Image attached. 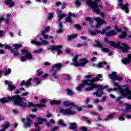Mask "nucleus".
<instances>
[{"mask_svg": "<svg viewBox=\"0 0 131 131\" xmlns=\"http://www.w3.org/2000/svg\"><path fill=\"white\" fill-rule=\"evenodd\" d=\"M87 85L89 87L85 89V91H92L93 89H98L97 92L93 93V95H96L97 97H102V95H103V86L101 85L98 86L94 83H82L79 86L76 88V90L78 92H80L81 89H83V88H85V86H86Z\"/></svg>", "mask_w": 131, "mask_h": 131, "instance_id": "obj_2", "label": "nucleus"}, {"mask_svg": "<svg viewBox=\"0 0 131 131\" xmlns=\"http://www.w3.org/2000/svg\"><path fill=\"white\" fill-rule=\"evenodd\" d=\"M108 76L111 79H112L113 81H116V80H118V81H121L123 79V77L118 76L117 72H113L112 74H109Z\"/></svg>", "mask_w": 131, "mask_h": 131, "instance_id": "obj_12", "label": "nucleus"}, {"mask_svg": "<svg viewBox=\"0 0 131 131\" xmlns=\"http://www.w3.org/2000/svg\"><path fill=\"white\" fill-rule=\"evenodd\" d=\"M42 51H43L42 48H40V49H38V50L34 51V53L35 54H40V53H41L42 52Z\"/></svg>", "mask_w": 131, "mask_h": 131, "instance_id": "obj_42", "label": "nucleus"}, {"mask_svg": "<svg viewBox=\"0 0 131 131\" xmlns=\"http://www.w3.org/2000/svg\"><path fill=\"white\" fill-rule=\"evenodd\" d=\"M39 40L41 41L40 42H37L36 40H32L31 43L33 45H36V46H48L50 45L49 41H48L46 39H43L42 38L40 37L39 38Z\"/></svg>", "mask_w": 131, "mask_h": 131, "instance_id": "obj_14", "label": "nucleus"}, {"mask_svg": "<svg viewBox=\"0 0 131 131\" xmlns=\"http://www.w3.org/2000/svg\"><path fill=\"white\" fill-rule=\"evenodd\" d=\"M63 48V46L60 45L58 46H51L49 48V50L50 51H57V55H60V54H62V51L60 49H62Z\"/></svg>", "mask_w": 131, "mask_h": 131, "instance_id": "obj_16", "label": "nucleus"}, {"mask_svg": "<svg viewBox=\"0 0 131 131\" xmlns=\"http://www.w3.org/2000/svg\"><path fill=\"white\" fill-rule=\"evenodd\" d=\"M10 52H11L12 54L13 55L14 57H17V56H19V52L18 51L13 50L12 49L10 50Z\"/></svg>", "mask_w": 131, "mask_h": 131, "instance_id": "obj_30", "label": "nucleus"}, {"mask_svg": "<svg viewBox=\"0 0 131 131\" xmlns=\"http://www.w3.org/2000/svg\"><path fill=\"white\" fill-rule=\"evenodd\" d=\"M58 27H59V28H62V27H63V24L62 23V22L59 23V24H58Z\"/></svg>", "mask_w": 131, "mask_h": 131, "instance_id": "obj_58", "label": "nucleus"}, {"mask_svg": "<svg viewBox=\"0 0 131 131\" xmlns=\"http://www.w3.org/2000/svg\"><path fill=\"white\" fill-rule=\"evenodd\" d=\"M130 61L131 54L128 55L127 58L122 59V62L123 64H124V65H127V64H129V63H130Z\"/></svg>", "mask_w": 131, "mask_h": 131, "instance_id": "obj_21", "label": "nucleus"}, {"mask_svg": "<svg viewBox=\"0 0 131 131\" xmlns=\"http://www.w3.org/2000/svg\"><path fill=\"white\" fill-rule=\"evenodd\" d=\"M114 117V114L108 115L105 118V120H109L110 119H112Z\"/></svg>", "mask_w": 131, "mask_h": 131, "instance_id": "obj_39", "label": "nucleus"}, {"mask_svg": "<svg viewBox=\"0 0 131 131\" xmlns=\"http://www.w3.org/2000/svg\"><path fill=\"white\" fill-rule=\"evenodd\" d=\"M66 22L68 23H70V25L72 24V19H71V17L68 16L67 17L65 18Z\"/></svg>", "mask_w": 131, "mask_h": 131, "instance_id": "obj_32", "label": "nucleus"}, {"mask_svg": "<svg viewBox=\"0 0 131 131\" xmlns=\"http://www.w3.org/2000/svg\"><path fill=\"white\" fill-rule=\"evenodd\" d=\"M116 34V32L114 30H111L110 32H107L106 33V36H113V35H115Z\"/></svg>", "mask_w": 131, "mask_h": 131, "instance_id": "obj_26", "label": "nucleus"}, {"mask_svg": "<svg viewBox=\"0 0 131 131\" xmlns=\"http://www.w3.org/2000/svg\"><path fill=\"white\" fill-rule=\"evenodd\" d=\"M44 65H45V66H50V65H51V63H50V62H45Z\"/></svg>", "mask_w": 131, "mask_h": 131, "instance_id": "obj_60", "label": "nucleus"}, {"mask_svg": "<svg viewBox=\"0 0 131 131\" xmlns=\"http://www.w3.org/2000/svg\"><path fill=\"white\" fill-rule=\"evenodd\" d=\"M67 93L68 96H73V95H74V93L70 89L67 90Z\"/></svg>", "mask_w": 131, "mask_h": 131, "instance_id": "obj_40", "label": "nucleus"}, {"mask_svg": "<svg viewBox=\"0 0 131 131\" xmlns=\"http://www.w3.org/2000/svg\"><path fill=\"white\" fill-rule=\"evenodd\" d=\"M53 17H54V14L53 13H50L47 18L48 20H51V19H53Z\"/></svg>", "mask_w": 131, "mask_h": 131, "instance_id": "obj_47", "label": "nucleus"}, {"mask_svg": "<svg viewBox=\"0 0 131 131\" xmlns=\"http://www.w3.org/2000/svg\"><path fill=\"white\" fill-rule=\"evenodd\" d=\"M73 108H74L75 109H77L78 111H81L82 110V107H79L77 105L75 106V104H74V106H73Z\"/></svg>", "mask_w": 131, "mask_h": 131, "instance_id": "obj_44", "label": "nucleus"}, {"mask_svg": "<svg viewBox=\"0 0 131 131\" xmlns=\"http://www.w3.org/2000/svg\"><path fill=\"white\" fill-rule=\"evenodd\" d=\"M12 100H15L14 102V105H18L24 108L26 107H38V108H43V107H46L45 103H47L46 99L41 100L40 103L38 104H35L31 102L25 103L22 101H25L26 99L24 97L21 98L19 95L13 96L11 97H8L6 98H1L0 102H1V103H8V102H10V101H12Z\"/></svg>", "mask_w": 131, "mask_h": 131, "instance_id": "obj_1", "label": "nucleus"}, {"mask_svg": "<svg viewBox=\"0 0 131 131\" xmlns=\"http://www.w3.org/2000/svg\"><path fill=\"white\" fill-rule=\"evenodd\" d=\"M95 44H94V47H97L98 48H100L101 49L102 52L103 53H108L109 52V49L108 48H104L105 45L103 43L100 42L99 41L95 40Z\"/></svg>", "mask_w": 131, "mask_h": 131, "instance_id": "obj_13", "label": "nucleus"}, {"mask_svg": "<svg viewBox=\"0 0 131 131\" xmlns=\"http://www.w3.org/2000/svg\"><path fill=\"white\" fill-rule=\"evenodd\" d=\"M63 32V30L62 29H59L57 31V33H62Z\"/></svg>", "mask_w": 131, "mask_h": 131, "instance_id": "obj_57", "label": "nucleus"}, {"mask_svg": "<svg viewBox=\"0 0 131 131\" xmlns=\"http://www.w3.org/2000/svg\"><path fill=\"white\" fill-rule=\"evenodd\" d=\"M66 79L67 80V81H71V77L68 75H66Z\"/></svg>", "mask_w": 131, "mask_h": 131, "instance_id": "obj_46", "label": "nucleus"}, {"mask_svg": "<svg viewBox=\"0 0 131 131\" xmlns=\"http://www.w3.org/2000/svg\"><path fill=\"white\" fill-rule=\"evenodd\" d=\"M50 26H47L45 28V29L41 32V35H42L44 39H52L53 38V36L46 34V33H48V32L50 31Z\"/></svg>", "mask_w": 131, "mask_h": 131, "instance_id": "obj_15", "label": "nucleus"}, {"mask_svg": "<svg viewBox=\"0 0 131 131\" xmlns=\"http://www.w3.org/2000/svg\"><path fill=\"white\" fill-rule=\"evenodd\" d=\"M59 123L60 124V125H61V126H66V124L64 123L62 120H59Z\"/></svg>", "mask_w": 131, "mask_h": 131, "instance_id": "obj_43", "label": "nucleus"}, {"mask_svg": "<svg viewBox=\"0 0 131 131\" xmlns=\"http://www.w3.org/2000/svg\"><path fill=\"white\" fill-rule=\"evenodd\" d=\"M114 83L115 86H116L114 90H120V93H121V96H126L127 98L128 99V100L131 99V91L128 85L120 86L117 82H115Z\"/></svg>", "mask_w": 131, "mask_h": 131, "instance_id": "obj_3", "label": "nucleus"}, {"mask_svg": "<svg viewBox=\"0 0 131 131\" xmlns=\"http://www.w3.org/2000/svg\"><path fill=\"white\" fill-rule=\"evenodd\" d=\"M82 2L85 1L88 6H89L91 8L92 11L95 12L96 14H100V8L98 4L95 3V2L92 0H81Z\"/></svg>", "mask_w": 131, "mask_h": 131, "instance_id": "obj_8", "label": "nucleus"}, {"mask_svg": "<svg viewBox=\"0 0 131 131\" xmlns=\"http://www.w3.org/2000/svg\"><path fill=\"white\" fill-rule=\"evenodd\" d=\"M66 3H64L62 4V5L61 6V9H65L66 8Z\"/></svg>", "mask_w": 131, "mask_h": 131, "instance_id": "obj_52", "label": "nucleus"}, {"mask_svg": "<svg viewBox=\"0 0 131 131\" xmlns=\"http://www.w3.org/2000/svg\"><path fill=\"white\" fill-rule=\"evenodd\" d=\"M36 73H37V76H40V75H41L42 73H43V72H42V71H41L40 69H39L36 71Z\"/></svg>", "mask_w": 131, "mask_h": 131, "instance_id": "obj_41", "label": "nucleus"}, {"mask_svg": "<svg viewBox=\"0 0 131 131\" xmlns=\"http://www.w3.org/2000/svg\"><path fill=\"white\" fill-rule=\"evenodd\" d=\"M93 74L92 73H88L87 75H85L84 78L86 80H84L83 82H96L98 81V79L96 77H93ZM92 78V79H91Z\"/></svg>", "mask_w": 131, "mask_h": 131, "instance_id": "obj_11", "label": "nucleus"}, {"mask_svg": "<svg viewBox=\"0 0 131 131\" xmlns=\"http://www.w3.org/2000/svg\"><path fill=\"white\" fill-rule=\"evenodd\" d=\"M88 32H89V33H90V34L91 35H97V34H98V33H100V32H101V31H99V30H96L95 32H93L91 31V30H88Z\"/></svg>", "mask_w": 131, "mask_h": 131, "instance_id": "obj_29", "label": "nucleus"}, {"mask_svg": "<svg viewBox=\"0 0 131 131\" xmlns=\"http://www.w3.org/2000/svg\"><path fill=\"white\" fill-rule=\"evenodd\" d=\"M119 6L121 10L125 11V13L128 14L129 12V10H128V7H129V4H128V3L123 4L121 2L119 3Z\"/></svg>", "mask_w": 131, "mask_h": 131, "instance_id": "obj_18", "label": "nucleus"}, {"mask_svg": "<svg viewBox=\"0 0 131 131\" xmlns=\"http://www.w3.org/2000/svg\"><path fill=\"white\" fill-rule=\"evenodd\" d=\"M115 30L118 31V32H121V31H122V30L121 29L118 28V27H117V25L115 26Z\"/></svg>", "mask_w": 131, "mask_h": 131, "instance_id": "obj_49", "label": "nucleus"}, {"mask_svg": "<svg viewBox=\"0 0 131 131\" xmlns=\"http://www.w3.org/2000/svg\"><path fill=\"white\" fill-rule=\"evenodd\" d=\"M74 27L77 29V30H80L81 29V27L78 24H76L74 25Z\"/></svg>", "mask_w": 131, "mask_h": 131, "instance_id": "obj_45", "label": "nucleus"}, {"mask_svg": "<svg viewBox=\"0 0 131 131\" xmlns=\"http://www.w3.org/2000/svg\"><path fill=\"white\" fill-rule=\"evenodd\" d=\"M13 47H14L15 50H18L19 48H22V45L14 44Z\"/></svg>", "mask_w": 131, "mask_h": 131, "instance_id": "obj_37", "label": "nucleus"}, {"mask_svg": "<svg viewBox=\"0 0 131 131\" xmlns=\"http://www.w3.org/2000/svg\"><path fill=\"white\" fill-rule=\"evenodd\" d=\"M48 75H49L48 74H45L44 75H42V77L43 78H47V77H48Z\"/></svg>", "mask_w": 131, "mask_h": 131, "instance_id": "obj_59", "label": "nucleus"}, {"mask_svg": "<svg viewBox=\"0 0 131 131\" xmlns=\"http://www.w3.org/2000/svg\"><path fill=\"white\" fill-rule=\"evenodd\" d=\"M66 52H67V54H70V53H71V50H70L69 49H67L66 50Z\"/></svg>", "mask_w": 131, "mask_h": 131, "instance_id": "obj_55", "label": "nucleus"}, {"mask_svg": "<svg viewBox=\"0 0 131 131\" xmlns=\"http://www.w3.org/2000/svg\"><path fill=\"white\" fill-rule=\"evenodd\" d=\"M36 120L38 121V122H36L34 123V126L37 127V128L36 129L37 131H39V124H42L43 122H45L46 121V119L45 118H41V117H37L36 118Z\"/></svg>", "mask_w": 131, "mask_h": 131, "instance_id": "obj_17", "label": "nucleus"}, {"mask_svg": "<svg viewBox=\"0 0 131 131\" xmlns=\"http://www.w3.org/2000/svg\"><path fill=\"white\" fill-rule=\"evenodd\" d=\"M3 46H0L1 48H3L4 47L5 49H8V50H10V51H11V50L12 49V48H11V47L7 45V44H4V45H2Z\"/></svg>", "mask_w": 131, "mask_h": 131, "instance_id": "obj_38", "label": "nucleus"}, {"mask_svg": "<svg viewBox=\"0 0 131 131\" xmlns=\"http://www.w3.org/2000/svg\"><path fill=\"white\" fill-rule=\"evenodd\" d=\"M119 120L122 121V120H124V117L123 116H121L120 118H119Z\"/></svg>", "mask_w": 131, "mask_h": 131, "instance_id": "obj_62", "label": "nucleus"}, {"mask_svg": "<svg viewBox=\"0 0 131 131\" xmlns=\"http://www.w3.org/2000/svg\"><path fill=\"white\" fill-rule=\"evenodd\" d=\"M124 31L122 32V34L120 35V38L123 39V38H125V36H126V32L128 31V28L126 27H123Z\"/></svg>", "mask_w": 131, "mask_h": 131, "instance_id": "obj_22", "label": "nucleus"}, {"mask_svg": "<svg viewBox=\"0 0 131 131\" xmlns=\"http://www.w3.org/2000/svg\"><path fill=\"white\" fill-rule=\"evenodd\" d=\"M29 117L31 118H35V117H36L35 116V115H31V114H30L29 115Z\"/></svg>", "mask_w": 131, "mask_h": 131, "instance_id": "obj_61", "label": "nucleus"}, {"mask_svg": "<svg viewBox=\"0 0 131 131\" xmlns=\"http://www.w3.org/2000/svg\"><path fill=\"white\" fill-rule=\"evenodd\" d=\"M10 126V123H6L2 125V129L0 130V131H5L8 127Z\"/></svg>", "mask_w": 131, "mask_h": 131, "instance_id": "obj_27", "label": "nucleus"}, {"mask_svg": "<svg viewBox=\"0 0 131 131\" xmlns=\"http://www.w3.org/2000/svg\"><path fill=\"white\" fill-rule=\"evenodd\" d=\"M75 5H76V7H79L80 6V1L79 0H76Z\"/></svg>", "mask_w": 131, "mask_h": 131, "instance_id": "obj_48", "label": "nucleus"}, {"mask_svg": "<svg viewBox=\"0 0 131 131\" xmlns=\"http://www.w3.org/2000/svg\"><path fill=\"white\" fill-rule=\"evenodd\" d=\"M60 103H61V101H60L59 100H53L50 102V104H55V105H59V104H60Z\"/></svg>", "mask_w": 131, "mask_h": 131, "instance_id": "obj_36", "label": "nucleus"}, {"mask_svg": "<svg viewBox=\"0 0 131 131\" xmlns=\"http://www.w3.org/2000/svg\"><path fill=\"white\" fill-rule=\"evenodd\" d=\"M86 21H89V24L90 25L92 26V25L93 23H94V20L97 22V24L95 26L96 28H100V26H102L104 23H105V21L104 19H102L101 17H93V18H91L90 17H86L85 19Z\"/></svg>", "mask_w": 131, "mask_h": 131, "instance_id": "obj_6", "label": "nucleus"}, {"mask_svg": "<svg viewBox=\"0 0 131 131\" xmlns=\"http://www.w3.org/2000/svg\"><path fill=\"white\" fill-rule=\"evenodd\" d=\"M56 12L57 13V17H58V19L57 21H60L63 19V18H64V17L66 16V14L64 13H62V10H59V9H56Z\"/></svg>", "mask_w": 131, "mask_h": 131, "instance_id": "obj_19", "label": "nucleus"}, {"mask_svg": "<svg viewBox=\"0 0 131 131\" xmlns=\"http://www.w3.org/2000/svg\"><path fill=\"white\" fill-rule=\"evenodd\" d=\"M59 128V126H55L52 129V131H55L57 130Z\"/></svg>", "mask_w": 131, "mask_h": 131, "instance_id": "obj_56", "label": "nucleus"}, {"mask_svg": "<svg viewBox=\"0 0 131 131\" xmlns=\"http://www.w3.org/2000/svg\"><path fill=\"white\" fill-rule=\"evenodd\" d=\"M21 120L23 122H24L25 127H30V126H31V119L30 118H27L26 120L25 119L23 118Z\"/></svg>", "mask_w": 131, "mask_h": 131, "instance_id": "obj_20", "label": "nucleus"}, {"mask_svg": "<svg viewBox=\"0 0 131 131\" xmlns=\"http://www.w3.org/2000/svg\"><path fill=\"white\" fill-rule=\"evenodd\" d=\"M5 3L9 6V8L13 7L15 4L14 2H13V0H6Z\"/></svg>", "mask_w": 131, "mask_h": 131, "instance_id": "obj_25", "label": "nucleus"}, {"mask_svg": "<svg viewBox=\"0 0 131 131\" xmlns=\"http://www.w3.org/2000/svg\"><path fill=\"white\" fill-rule=\"evenodd\" d=\"M76 37H77V34H74L68 36L69 40H71V39H73V38H75Z\"/></svg>", "mask_w": 131, "mask_h": 131, "instance_id": "obj_34", "label": "nucleus"}, {"mask_svg": "<svg viewBox=\"0 0 131 131\" xmlns=\"http://www.w3.org/2000/svg\"><path fill=\"white\" fill-rule=\"evenodd\" d=\"M62 66H63L60 63L53 64V68L50 69L49 71L50 73H51L52 76L53 77V78H55V79L58 78L57 72H58V70H59V69H61V67H62Z\"/></svg>", "mask_w": 131, "mask_h": 131, "instance_id": "obj_9", "label": "nucleus"}, {"mask_svg": "<svg viewBox=\"0 0 131 131\" xmlns=\"http://www.w3.org/2000/svg\"><path fill=\"white\" fill-rule=\"evenodd\" d=\"M6 84L8 86L10 91H13V90H15V89H16V86L11 84H10L9 82H6Z\"/></svg>", "mask_w": 131, "mask_h": 131, "instance_id": "obj_28", "label": "nucleus"}, {"mask_svg": "<svg viewBox=\"0 0 131 131\" xmlns=\"http://www.w3.org/2000/svg\"><path fill=\"white\" fill-rule=\"evenodd\" d=\"M124 107L125 109L124 110V112L127 113V112H131V105L128 104H125Z\"/></svg>", "mask_w": 131, "mask_h": 131, "instance_id": "obj_23", "label": "nucleus"}, {"mask_svg": "<svg viewBox=\"0 0 131 131\" xmlns=\"http://www.w3.org/2000/svg\"><path fill=\"white\" fill-rule=\"evenodd\" d=\"M80 38L82 39L83 40H85V39H86V37L84 36H81L80 37Z\"/></svg>", "mask_w": 131, "mask_h": 131, "instance_id": "obj_63", "label": "nucleus"}, {"mask_svg": "<svg viewBox=\"0 0 131 131\" xmlns=\"http://www.w3.org/2000/svg\"><path fill=\"white\" fill-rule=\"evenodd\" d=\"M21 86L24 85L25 88H28V86L31 85V83L30 82H22L20 84Z\"/></svg>", "mask_w": 131, "mask_h": 131, "instance_id": "obj_33", "label": "nucleus"}, {"mask_svg": "<svg viewBox=\"0 0 131 131\" xmlns=\"http://www.w3.org/2000/svg\"><path fill=\"white\" fill-rule=\"evenodd\" d=\"M9 19L10 18L4 19L3 21H5V22H6V23H7V24H9V22H10Z\"/></svg>", "mask_w": 131, "mask_h": 131, "instance_id": "obj_53", "label": "nucleus"}, {"mask_svg": "<svg viewBox=\"0 0 131 131\" xmlns=\"http://www.w3.org/2000/svg\"><path fill=\"white\" fill-rule=\"evenodd\" d=\"M63 105H64V106H69L71 108L66 110L63 108H60V112L61 113H63V114H66V115H73L76 113V111H72V108L74 107V103L69 101H64Z\"/></svg>", "mask_w": 131, "mask_h": 131, "instance_id": "obj_5", "label": "nucleus"}, {"mask_svg": "<svg viewBox=\"0 0 131 131\" xmlns=\"http://www.w3.org/2000/svg\"><path fill=\"white\" fill-rule=\"evenodd\" d=\"M68 15L69 16H70V17H73L74 18H75V17H76V15H75V14H74V13H71V12H69V13H68Z\"/></svg>", "mask_w": 131, "mask_h": 131, "instance_id": "obj_51", "label": "nucleus"}, {"mask_svg": "<svg viewBox=\"0 0 131 131\" xmlns=\"http://www.w3.org/2000/svg\"><path fill=\"white\" fill-rule=\"evenodd\" d=\"M110 46L112 47H114V48H116L117 49H119V50H121L123 53H128V50L130 49V47L128 46V45L125 43H121L120 42H117L115 43L113 41H109Z\"/></svg>", "mask_w": 131, "mask_h": 131, "instance_id": "obj_4", "label": "nucleus"}, {"mask_svg": "<svg viewBox=\"0 0 131 131\" xmlns=\"http://www.w3.org/2000/svg\"><path fill=\"white\" fill-rule=\"evenodd\" d=\"M106 64H107V62L103 61L102 62H100L98 64H93L92 66L93 67H97V68H102V67H103V65H106Z\"/></svg>", "mask_w": 131, "mask_h": 131, "instance_id": "obj_24", "label": "nucleus"}, {"mask_svg": "<svg viewBox=\"0 0 131 131\" xmlns=\"http://www.w3.org/2000/svg\"><path fill=\"white\" fill-rule=\"evenodd\" d=\"M73 56L74 58L72 59V61L73 65L75 66V67H78L79 66L83 67V66L88 63V60H86V58H83L82 59L78 60V55L75 54Z\"/></svg>", "mask_w": 131, "mask_h": 131, "instance_id": "obj_7", "label": "nucleus"}, {"mask_svg": "<svg viewBox=\"0 0 131 131\" xmlns=\"http://www.w3.org/2000/svg\"><path fill=\"white\" fill-rule=\"evenodd\" d=\"M33 82H40L39 81V78L38 77L34 78L33 79Z\"/></svg>", "mask_w": 131, "mask_h": 131, "instance_id": "obj_50", "label": "nucleus"}, {"mask_svg": "<svg viewBox=\"0 0 131 131\" xmlns=\"http://www.w3.org/2000/svg\"><path fill=\"white\" fill-rule=\"evenodd\" d=\"M11 72H12V70H11V69H6V70L4 71V75H5V76H8V75H9V74H10Z\"/></svg>", "mask_w": 131, "mask_h": 131, "instance_id": "obj_31", "label": "nucleus"}, {"mask_svg": "<svg viewBox=\"0 0 131 131\" xmlns=\"http://www.w3.org/2000/svg\"><path fill=\"white\" fill-rule=\"evenodd\" d=\"M21 54L25 56H21L19 60L21 62H25L27 59L28 60H33V56L31 55V53L27 50L24 49L21 50Z\"/></svg>", "mask_w": 131, "mask_h": 131, "instance_id": "obj_10", "label": "nucleus"}, {"mask_svg": "<svg viewBox=\"0 0 131 131\" xmlns=\"http://www.w3.org/2000/svg\"><path fill=\"white\" fill-rule=\"evenodd\" d=\"M90 98H86V100H85V103L88 104V103L90 102Z\"/></svg>", "mask_w": 131, "mask_h": 131, "instance_id": "obj_64", "label": "nucleus"}, {"mask_svg": "<svg viewBox=\"0 0 131 131\" xmlns=\"http://www.w3.org/2000/svg\"><path fill=\"white\" fill-rule=\"evenodd\" d=\"M29 93L28 92H26V93H24L23 94H21V96L23 97H26V96H27L28 95Z\"/></svg>", "mask_w": 131, "mask_h": 131, "instance_id": "obj_54", "label": "nucleus"}, {"mask_svg": "<svg viewBox=\"0 0 131 131\" xmlns=\"http://www.w3.org/2000/svg\"><path fill=\"white\" fill-rule=\"evenodd\" d=\"M77 127V125L75 123H71V126H70V129H74V128H76Z\"/></svg>", "mask_w": 131, "mask_h": 131, "instance_id": "obj_35", "label": "nucleus"}]
</instances>
